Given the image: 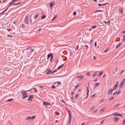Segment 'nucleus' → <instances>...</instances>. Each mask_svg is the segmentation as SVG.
Returning <instances> with one entry per match:
<instances>
[{"instance_id": "44", "label": "nucleus", "mask_w": 125, "mask_h": 125, "mask_svg": "<svg viewBox=\"0 0 125 125\" xmlns=\"http://www.w3.org/2000/svg\"><path fill=\"white\" fill-rule=\"evenodd\" d=\"M96 42H95L94 44V45L95 47H96Z\"/></svg>"}, {"instance_id": "62", "label": "nucleus", "mask_w": 125, "mask_h": 125, "mask_svg": "<svg viewBox=\"0 0 125 125\" xmlns=\"http://www.w3.org/2000/svg\"><path fill=\"white\" fill-rule=\"evenodd\" d=\"M97 109H96L94 111V112H97Z\"/></svg>"}, {"instance_id": "34", "label": "nucleus", "mask_w": 125, "mask_h": 125, "mask_svg": "<svg viewBox=\"0 0 125 125\" xmlns=\"http://www.w3.org/2000/svg\"><path fill=\"white\" fill-rule=\"evenodd\" d=\"M78 46L77 45H76V47L75 48V49L76 50H77L78 49Z\"/></svg>"}, {"instance_id": "31", "label": "nucleus", "mask_w": 125, "mask_h": 125, "mask_svg": "<svg viewBox=\"0 0 125 125\" xmlns=\"http://www.w3.org/2000/svg\"><path fill=\"white\" fill-rule=\"evenodd\" d=\"M45 15H43L41 16L42 19H44L45 17Z\"/></svg>"}, {"instance_id": "29", "label": "nucleus", "mask_w": 125, "mask_h": 125, "mask_svg": "<svg viewBox=\"0 0 125 125\" xmlns=\"http://www.w3.org/2000/svg\"><path fill=\"white\" fill-rule=\"evenodd\" d=\"M95 108V106H93L92 107L91 109V111H93V110H94V108Z\"/></svg>"}, {"instance_id": "42", "label": "nucleus", "mask_w": 125, "mask_h": 125, "mask_svg": "<svg viewBox=\"0 0 125 125\" xmlns=\"http://www.w3.org/2000/svg\"><path fill=\"white\" fill-rule=\"evenodd\" d=\"M67 112H68V113L69 115V114H71V113L70 112V111L69 110H67Z\"/></svg>"}, {"instance_id": "63", "label": "nucleus", "mask_w": 125, "mask_h": 125, "mask_svg": "<svg viewBox=\"0 0 125 125\" xmlns=\"http://www.w3.org/2000/svg\"><path fill=\"white\" fill-rule=\"evenodd\" d=\"M110 23V21H108L107 22V23Z\"/></svg>"}, {"instance_id": "21", "label": "nucleus", "mask_w": 125, "mask_h": 125, "mask_svg": "<svg viewBox=\"0 0 125 125\" xmlns=\"http://www.w3.org/2000/svg\"><path fill=\"white\" fill-rule=\"evenodd\" d=\"M79 95V94H78L75 96V99H77L78 98Z\"/></svg>"}, {"instance_id": "61", "label": "nucleus", "mask_w": 125, "mask_h": 125, "mask_svg": "<svg viewBox=\"0 0 125 125\" xmlns=\"http://www.w3.org/2000/svg\"><path fill=\"white\" fill-rule=\"evenodd\" d=\"M105 76H106V75L105 74H104L103 75V77L104 78Z\"/></svg>"}, {"instance_id": "53", "label": "nucleus", "mask_w": 125, "mask_h": 125, "mask_svg": "<svg viewBox=\"0 0 125 125\" xmlns=\"http://www.w3.org/2000/svg\"><path fill=\"white\" fill-rule=\"evenodd\" d=\"M124 71V70L122 71L121 72V73H120L121 74H122L123 73V72Z\"/></svg>"}, {"instance_id": "9", "label": "nucleus", "mask_w": 125, "mask_h": 125, "mask_svg": "<svg viewBox=\"0 0 125 125\" xmlns=\"http://www.w3.org/2000/svg\"><path fill=\"white\" fill-rule=\"evenodd\" d=\"M113 89H110L108 91V94L109 95H111L112 94Z\"/></svg>"}, {"instance_id": "24", "label": "nucleus", "mask_w": 125, "mask_h": 125, "mask_svg": "<svg viewBox=\"0 0 125 125\" xmlns=\"http://www.w3.org/2000/svg\"><path fill=\"white\" fill-rule=\"evenodd\" d=\"M99 84V83H96V84L95 85V86L94 87V88L96 87Z\"/></svg>"}, {"instance_id": "48", "label": "nucleus", "mask_w": 125, "mask_h": 125, "mask_svg": "<svg viewBox=\"0 0 125 125\" xmlns=\"http://www.w3.org/2000/svg\"><path fill=\"white\" fill-rule=\"evenodd\" d=\"M7 36L8 37H13V36L12 35H7Z\"/></svg>"}, {"instance_id": "58", "label": "nucleus", "mask_w": 125, "mask_h": 125, "mask_svg": "<svg viewBox=\"0 0 125 125\" xmlns=\"http://www.w3.org/2000/svg\"><path fill=\"white\" fill-rule=\"evenodd\" d=\"M7 30L9 31H10V29H7Z\"/></svg>"}, {"instance_id": "12", "label": "nucleus", "mask_w": 125, "mask_h": 125, "mask_svg": "<svg viewBox=\"0 0 125 125\" xmlns=\"http://www.w3.org/2000/svg\"><path fill=\"white\" fill-rule=\"evenodd\" d=\"M39 14L38 13H37L35 15H34V16L33 18L34 19H35L37 17V16L39 15Z\"/></svg>"}, {"instance_id": "30", "label": "nucleus", "mask_w": 125, "mask_h": 125, "mask_svg": "<svg viewBox=\"0 0 125 125\" xmlns=\"http://www.w3.org/2000/svg\"><path fill=\"white\" fill-rule=\"evenodd\" d=\"M122 82H123V83L124 84H125V79H123V81H122Z\"/></svg>"}, {"instance_id": "60", "label": "nucleus", "mask_w": 125, "mask_h": 125, "mask_svg": "<svg viewBox=\"0 0 125 125\" xmlns=\"http://www.w3.org/2000/svg\"><path fill=\"white\" fill-rule=\"evenodd\" d=\"M116 92H117V93L118 94H119L120 93V92H118H118H116Z\"/></svg>"}, {"instance_id": "54", "label": "nucleus", "mask_w": 125, "mask_h": 125, "mask_svg": "<svg viewBox=\"0 0 125 125\" xmlns=\"http://www.w3.org/2000/svg\"><path fill=\"white\" fill-rule=\"evenodd\" d=\"M98 6H102V4H98Z\"/></svg>"}, {"instance_id": "56", "label": "nucleus", "mask_w": 125, "mask_h": 125, "mask_svg": "<svg viewBox=\"0 0 125 125\" xmlns=\"http://www.w3.org/2000/svg\"><path fill=\"white\" fill-rule=\"evenodd\" d=\"M96 75H97V74H96V73H95V74H94L93 75V76H94H94H95Z\"/></svg>"}, {"instance_id": "19", "label": "nucleus", "mask_w": 125, "mask_h": 125, "mask_svg": "<svg viewBox=\"0 0 125 125\" xmlns=\"http://www.w3.org/2000/svg\"><path fill=\"white\" fill-rule=\"evenodd\" d=\"M105 108H103L101 109L100 110V111L101 112H102L104 111L105 110Z\"/></svg>"}, {"instance_id": "23", "label": "nucleus", "mask_w": 125, "mask_h": 125, "mask_svg": "<svg viewBox=\"0 0 125 125\" xmlns=\"http://www.w3.org/2000/svg\"><path fill=\"white\" fill-rule=\"evenodd\" d=\"M79 83H78V84L77 85H76L75 86V90H75L77 88V87H78L79 86Z\"/></svg>"}, {"instance_id": "37", "label": "nucleus", "mask_w": 125, "mask_h": 125, "mask_svg": "<svg viewBox=\"0 0 125 125\" xmlns=\"http://www.w3.org/2000/svg\"><path fill=\"white\" fill-rule=\"evenodd\" d=\"M88 85H89V84H88ZM88 87H87V93H89V90L88 89Z\"/></svg>"}, {"instance_id": "1", "label": "nucleus", "mask_w": 125, "mask_h": 125, "mask_svg": "<svg viewBox=\"0 0 125 125\" xmlns=\"http://www.w3.org/2000/svg\"><path fill=\"white\" fill-rule=\"evenodd\" d=\"M27 52L31 53L33 52L34 49L32 47H28L26 49Z\"/></svg>"}, {"instance_id": "57", "label": "nucleus", "mask_w": 125, "mask_h": 125, "mask_svg": "<svg viewBox=\"0 0 125 125\" xmlns=\"http://www.w3.org/2000/svg\"><path fill=\"white\" fill-rule=\"evenodd\" d=\"M120 91H121V89H120V88H119L118 89V92H120Z\"/></svg>"}, {"instance_id": "3", "label": "nucleus", "mask_w": 125, "mask_h": 125, "mask_svg": "<svg viewBox=\"0 0 125 125\" xmlns=\"http://www.w3.org/2000/svg\"><path fill=\"white\" fill-rule=\"evenodd\" d=\"M20 3V2H19L18 3H15V2L14 1H12L10 3H9V5L10 6V5L13 4V5H16L18 4H19Z\"/></svg>"}, {"instance_id": "17", "label": "nucleus", "mask_w": 125, "mask_h": 125, "mask_svg": "<svg viewBox=\"0 0 125 125\" xmlns=\"http://www.w3.org/2000/svg\"><path fill=\"white\" fill-rule=\"evenodd\" d=\"M54 62L56 63H57L58 62V59L56 57L54 60Z\"/></svg>"}, {"instance_id": "41", "label": "nucleus", "mask_w": 125, "mask_h": 125, "mask_svg": "<svg viewBox=\"0 0 125 125\" xmlns=\"http://www.w3.org/2000/svg\"><path fill=\"white\" fill-rule=\"evenodd\" d=\"M73 99H74V97H73L72 96L71 97L70 100H71V101H72Z\"/></svg>"}, {"instance_id": "8", "label": "nucleus", "mask_w": 125, "mask_h": 125, "mask_svg": "<svg viewBox=\"0 0 125 125\" xmlns=\"http://www.w3.org/2000/svg\"><path fill=\"white\" fill-rule=\"evenodd\" d=\"M43 102V104L45 106H47L48 105H50V104L49 103H48L47 102V103H46L45 102Z\"/></svg>"}, {"instance_id": "50", "label": "nucleus", "mask_w": 125, "mask_h": 125, "mask_svg": "<svg viewBox=\"0 0 125 125\" xmlns=\"http://www.w3.org/2000/svg\"><path fill=\"white\" fill-rule=\"evenodd\" d=\"M94 60H95L96 58V57L95 56H94Z\"/></svg>"}, {"instance_id": "40", "label": "nucleus", "mask_w": 125, "mask_h": 125, "mask_svg": "<svg viewBox=\"0 0 125 125\" xmlns=\"http://www.w3.org/2000/svg\"><path fill=\"white\" fill-rule=\"evenodd\" d=\"M114 98V97H113L110 98L109 99V100H110V101H111Z\"/></svg>"}, {"instance_id": "36", "label": "nucleus", "mask_w": 125, "mask_h": 125, "mask_svg": "<svg viewBox=\"0 0 125 125\" xmlns=\"http://www.w3.org/2000/svg\"><path fill=\"white\" fill-rule=\"evenodd\" d=\"M114 114H115V116H118V114H116V113H114L113 114V115H114Z\"/></svg>"}, {"instance_id": "7", "label": "nucleus", "mask_w": 125, "mask_h": 125, "mask_svg": "<svg viewBox=\"0 0 125 125\" xmlns=\"http://www.w3.org/2000/svg\"><path fill=\"white\" fill-rule=\"evenodd\" d=\"M69 120L68 122V124L69 125L70 123L71 119V114H69Z\"/></svg>"}, {"instance_id": "11", "label": "nucleus", "mask_w": 125, "mask_h": 125, "mask_svg": "<svg viewBox=\"0 0 125 125\" xmlns=\"http://www.w3.org/2000/svg\"><path fill=\"white\" fill-rule=\"evenodd\" d=\"M122 44V42H119V43L117 44L116 48H117Z\"/></svg>"}, {"instance_id": "2", "label": "nucleus", "mask_w": 125, "mask_h": 125, "mask_svg": "<svg viewBox=\"0 0 125 125\" xmlns=\"http://www.w3.org/2000/svg\"><path fill=\"white\" fill-rule=\"evenodd\" d=\"M26 91H25L24 92H21V94L22 96V99H24L28 97V95L26 92Z\"/></svg>"}, {"instance_id": "26", "label": "nucleus", "mask_w": 125, "mask_h": 125, "mask_svg": "<svg viewBox=\"0 0 125 125\" xmlns=\"http://www.w3.org/2000/svg\"><path fill=\"white\" fill-rule=\"evenodd\" d=\"M103 73V72H101L98 74V75L99 76H101L102 74Z\"/></svg>"}, {"instance_id": "27", "label": "nucleus", "mask_w": 125, "mask_h": 125, "mask_svg": "<svg viewBox=\"0 0 125 125\" xmlns=\"http://www.w3.org/2000/svg\"><path fill=\"white\" fill-rule=\"evenodd\" d=\"M103 11L102 10H98L96 11L95 12V13L98 12H102Z\"/></svg>"}, {"instance_id": "20", "label": "nucleus", "mask_w": 125, "mask_h": 125, "mask_svg": "<svg viewBox=\"0 0 125 125\" xmlns=\"http://www.w3.org/2000/svg\"><path fill=\"white\" fill-rule=\"evenodd\" d=\"M29 119H31V117L30 116H28L25 119V120H29Z\"/></svg>"}, {"instance_id": "55", "label": "nucleus", "mask_w": 125, "mask_h": 125, "mask_svg": "<svg viewBox=\"0 0 125 125\" xmlns=\"http://www.w3.org/2000/svg\"><path fill=\"white\" fill-rule=\"evenodd\" d=\"M118 86V85H117V83H116L115 85L114 86H115V87H117V86Z\"/></svg>"}, {"instance_id": "59", "label": "nucleus", "mask_w": 125, "mask_h": 125, "mask_svg": "<svg viewBox=\"0 0 125 125\" xmlns=\"http://www.w3.org/2000/svg\"><path fill=\"white\" fill-rule=\"evenodd\" d=\"M104 121V120H103L102 121H101V124H103V122Z\"/></svg>"}, {"instance_id": "45", "label": "nucleus", "mask_w": 125, "mask_h": 125, "mask_svg": "<svg viewBox=\"0 0 125 125\" xmlns=\"http://www.w3.org/2000/svg\"><path fill=\"white\" fill-rule=\"evenodd\" d=\"M73 14L74 15H75L76 14V13L75 11L73 13Z\"/></svg>"}, {"instance_id": "49", "label": "nucleus", "mask_w": 125, "mask_h": 125, "mask_svg": "<svg viewBox=\"0 0 125 125\" xmlns=\"http://www.w3.org/2000/svg\"><path fill=\"white\" fill-rule=\"evenodd\" d=\"M96 27L97 26H92L93 28L94 29L95 28H96Z\"/></svg>"}, {"instance_id": "14", "label": "nucleus", "mask_w": 125, "mask_h": 125, "mask_svg": "<svg viewBox=\"0 0 125 125\" xmlns=\"http://www.w3.org/2000/svg\"><path fill=\"white\" fill-rule=\"evenodd\" d=\"M119 12H120L122 14L123 13L122 9V8H120Z\"/></svg>"}, {"instance_id": "52", "label": "nucleus", "mask_w": 125, "mask_h": 125, "mask_svg": "<svg viewBox=\"0 0 125 125\" xmlns=\"http://www.w3.org/2000/svg\"><path fill=\"white\" fill-rule=\"evenodd\" d=\"M108 51V50H107V49L105 50L104 51V52H107V51Z\"/></svg>"}, {"instance_id": "22", "label": "nucleus", "mask_w": 125, "mask_h": 125, "mask_svg": "<svg viewBox=\"0 0 125 125\" xmlns=\"http://www.w3.org/2000/svg\"><path fill=\"white\" fill-rule=\"evenodd\" d=\"M13 100V99H10L8 100L7 101V102H10L11 101Z\"/></svg>"}, {"instance_id": "28", "label": "nucleus", "mask_w": 125, "mask_h": 125, "mask_svg": "<svg viewBox=\"0 0 125 125\" xmlns=\"http://www.w3.org/2000/svg\"><path fill=\"white\" fill-rule=\"evenodd\" d=\"M35 115L33 116H32V117H31V119H34L35 118Z\"/></svg>"}, {"instance_id": "35", "label": "nucleus", "mask_w": 125, "mask_h": 125, "mask_svg": "<svg viewBox=\"0 0 125 125\" xmlns=\"http://www.w3.org/2000/svg\"><path fill=\"white\" fill-rule=\"evenodd\" d=\"M56 71H57V70H53L52 72V73H51V74H52V73L56 72Z\"/></svg>"}, {"instance_id": "64", "label": "nucleus", "mask_w": 125, "mask_h": 125, "mask_svg": "<svg viewBox=\"0 0 125 125\" xmlns=\"http://www.w3.org/2000/svg\"><path fill=\"white\" fill-rule=\"evenodd\" d=\"M6 0H3V2H6Z\"/></svg>"}, {"instance_id": "16", "label": "nucleus", "mask_w": 125, "mask_h": 125, "mask_svg": "<svg viewBox=\"0 0 125 125\" xmlns=\"http://www.w3.org/2000/svg\"><path fill=\"white\" fill-rule=\"evenodd\" d=\"M9 6H8V7L4 11L2 12L0 14H2V13H4L5 11H6L8 9V8H9Z\"/></svg>"}, {"instance_id": "18", "label": "nucleus", "mask_w": 125, "mask_h": 125, "mask_svg": "<svg viewBox=\"0 0 125 125\" xmlns=\"http://www.w3.org/2000/svg\"><path fill=\"white\" fill-rule=\"evenodd\" d=\"M123 82H122V81L121 82L119 86L120 87H122L123 86V84H124Z\"/></svg>"}, {"instance_id": "5", "label": "nucleus", "mask_w": 125, "mask_h": 125, "mask_svg": "<svg viewBox=\"0 0 125 125\" xmlns=\"http://www.w3.org/2000/svg\"><path fill=\"white\" fill-rule=\"evenodd\" d=\"M33 98V96L32 95H30L29 98L26 100H27L29 101L30 102L31 100V99Z\"/></svg>"}, {"instance_id": "33", "label": "nucleus", "mask_w": 125, "mask_h": 125, "mask_svg": "<svg viewBox=\"0 0 125 125\" xmlns=\"http://www.w3.org/2000/svg\"><path fill=\"white\" fill-rule=\"evenodd\" d=\"M53 88H55L56 87V86H54V85H52L51 86Z\"/></svg>"}, {"instance_id": "38", "label": "nucleus", "mask_w": 125, "mask_h": 125, "mask_svg": "<svg viewBox=\"0 0 125 125\" xmlns=\"http://www.w3.org/2000/svg\"><path fill=\"white\" fill-rule=\"evenodd\" d=\"M116 87H115V86H114V87H113V89H113V90H115L116 89Z\"/></svg>"}, {"instance_id": "10", "label": "nucleus", "mask_w": 125, "mask_h": 125, "mask_svg": "<svg viewBox=\"0 0 125 125\" xmlns=\"http://www.w3.org/2000/svg\"><path fill=\"white\" fill-rule=\"evenodd\" d=\"M114 119L115 121L117 122L119 120V118L118 117H116L114 118Z\"/></svg>"}, {"instance_id": "43", "label": "nucleus", "mask_w": 125, "mask_h": 125, "mask_svg": "<svg viewBox=\"0 0 125 125\" xmlns=\"http://www.w3.org/2000/svg\"><path fill=\"white\" fill-rule=\"evenodd\" d=\"M56 16H55L53 18L52 20L51 21H52L56 17Z\"/></svg>"}, {"instance_id": "13", "label": "nucleus", "mask_w": 125, "mask_h": 125, "mask_svg": "<svg viewBox=\"0 0 125 125\" xmlns=\"http://www.w3.org/2000/svg\"><path fill=\"white\" fill-rule=\"evenodd\" d=\"M54 3V2H50V7H51V6L53 5Z\"/></svg>"}, {"instance_id": "46", "label": "nucleus", "mask_w": 125, "mask_h": 125, "mask_svg": "<svg viewBox=\"0 0 125 125\" xmlns=\"http://www.w3.org/2000/svg\"><path fill=\"white\" fill-rule=\"evenodd\" d=\"M90 75V73H89V72L87 73H86V75H88V76H89Z\"/></svg>"}, {"instance_id": "15", "label": "nucleus", "mask_w": 125, "mask_h": 125, "mask_svg": "<svg viewBox=\"0 0 125 125\" xmlns=\"http://www.w3.org/2000/svg\"><path fill=\"white\" fill-rule=\"evenodd\" d=\"M83 76L82 75H81L80 76H79V79L78 80L79 81H80L81 80H82L83 78Z\"/></svg>"}, {"instance_id": "25", "label": "nucleus", "mask_w": 125, "mask_h": 125, "mask_svg": "<svg viewBox=\"0 0 125 125\" xmlns=\"http://www.w3.org/2000/svg\"><path fill=\"white\" fill-rule=\"evenodd\" d=\"M63 65V64H62L61 65L59 66L58 68L57 69H60L62 67Z\"/></svg>"}, {"instance_id": "39", "label": "nucleus", "mask_w": 125, "mask_h": 125, "mask_svg": "<svg viewBox=\"0 0 125 125\" xmlns=\"http://www.w3.org/2000/svg\"><path fill=\"white\" fill-rule=\"evenodd\" d=\"M36 88H33V90H35V92H36L37 91L36 90Z\"/></svg>"}, {"instance_id": "32", "label": "nucleus", "mask_w": 125, "mask_h": 125, "mask_svg": "<svg viewBox=\"0 0 125 125\" xmlns=\"http://www.w3.org/2000/svg\"><path fill=\"white\" fill-rule=\"evenodd\" d=\"M51 54H48L47 56V59H49V58L50 57V55H51Z\"/></svg>"}, {"instance_id": "6", "label": "nucleus", "mask_w": 125, "mask_h": 125, "mask_svg": "<svg viewBox=\"0 0 125 125\" xmlns=\"http://www.w3.org/2000/svg\"><path fill=\"white\" fill-rule=\"evenodd\" d=\"M52 71H51L50 69H47L46 71V73L47 74H51Z\"/></svg>"}, {"instance_id": "4", "label": "nucleus", "mask_w": 125, "mask_h": 125, "mask_svg": "<svg viewBox=\"0 0 125 125\" xmlns=\"http://www.w3.org/2000/svg\"><path fill=\"white\" fill-rule=\"evenodd\" d=\"M24 22L26 23L27 24H28V16H26L25 19L24 21Z\"/></svg>"}, {"instance_id": "51", "label": "nucleus", "mask_w": 125, "mask_h": 125, "mask_svg": "<svg viewBox=\"0 0 125 125\" xmlns=\"http://www.w3.org/2000/svg\"><path fill=\"white\" fill-rule=\"evenodd\" d=\"M59 84H61V83L60 82H57Z\"/></svg>"}, {"instance_id": "47", "label": "nucleus", "mask_w": 125, "mask_h": 125, "mask_svg": "<svg viewBox=\"0 0 125 125\" xmlns=\"http://www.w3.org/2000/svg\"><path fill=\"white\" fill-rule=\"evenodd\" d=\"M124 40L125 41V35H124L123 36Z\"/></svg>"}]
</instances>
